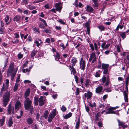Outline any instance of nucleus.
<instances>
[{"label":"nucleus","mask_w":129,"mask_h":129,"mask_svg":"<svg viewBox=\"0 0 129 129\" xmlns=\"http://www.w3.org/2000/svg\"><path fill=\"white\" fill-rule=\"evenodd\" d=\"M24 105V107L26 110H28L29 108L32 109L33 106H32V101L29 98L25 99Z\"/></svg>","instance_id":"3"},{"label":"nucleus","mask_w":129,"mask_h":129,"mask_svg":"<svg viewBox=\"0 0 129 129\" xmlns=\"http://www.w3.org/2000/svg\"><path fill=\"white\" fill-rule=\"evenodd\" d=\"M9 80L8 79H6V83L5 84V85L7 86H9Z\"/></svg>","instance_id":"54"},{"label":"nucleus","mask_w":129,"mask_h":129,"mask_svg":"<svg viewBox=\"0 0 129 129\" xmlns=\"http://www.w3.org/2000/svg\"><path fill=\"white\" fill-rule=\"evenodd\" d=\"M9 17L8 15H6V17L5 18V21L6 22V24H8L10 22H7L9 20Z\"/></svg>","instance_id":"36"},{"label":"nucleus","mask_w":129,"mask_h":129,"mask_svg":"<svg viewBox=\"0 0 129 129\" xmlns=\"http://www.w3.org/2000/svg\"><path fill=\"white\" fill-rule=\"evenodd\" d=\"M62 9L61 7L60 6L56 8V10L57 11H60Z\"/></svg>","instance_id":"56"},{"label":"nucleus","mask_w":129,"mask_h":129,"mask_svg":"<svg viewBox=\"0 0 129 129\" xmlns=\"http://www.w3.org/2000/svg\"><path fill=\"white\" fill-rule=\"evenodd\" d=\"M106 82L105 83V85L106 86H108L110 83V79L109 76H108L107 77V78L106 77L103 76L102 77V81L103 83H105L106 81Z\"/></svg>","instance_id":"8"},{"label":"nucleus","mask_w":129,"mask_h":129,"mask_svg":"<svg viewBox=\"0 0 129 129\" xmlns=\"http://www.w3.org/2000/svg\"><path fill=\"white\" fill-rule=\"evenodd\" d=\"M72 113L70 112L68 114H66L64 116V118L65 119H67L71 116Z\"/></svg>","instance_id":"32"},{"label":"nucleus","mask_w":129,"mask_h":129,"mask_svg":"<svg viewBox=\"0 0 129 129\" xmlns=\"http://www.w3.org/2000/svg\"><path fill=\"white\" fill-rule=\"evenodd\" d=\"M60 46L62 47L63 49V50L64 49L66 48V47L64 46V44L63 43H61L60 44Z\"/></svg>","instance_id":"62"},{"label":"nucleus","mask_w":129,"mask_h":129,"mask_svg":"<svg viewBox=\"0 0 129 129\" xmlns=\"http://www.w3.org/2000/svg\"><path fill=\"white\" fill-rule=\"evenodd\" d=\"M90 80L88 79H87L86 81V83H85V85L86 87H87L89 86V83L90 82Z\"/></svg>","instance_id":"38"},{"label":"nucleus","mask_w":129,"mask_h":129,"mask_svg":"<svg viewBox=\"0 0 129 129\" xmlns=\"http://www.w3.org/2000/svg\"><path fill=\"white\" fill-rule=\"evenodd\" d=\"M13 122L11 117H9V120L8 121V126L9 127L11 126L13 124Z\"/></svg>","instance_id":"24"},{"label":"nucleus","mask_w":129,"mask_h":129,"mask_svg":"<svg viewBox=\"0 0 129 129\" xmlns=\"http://www.w3.org/2000/svg\"><path fill=\"white\" fill-rule=\"evenodd\" d=\"M9 86L5 85L4 84H3V86L1 89L0 91V94L2 95L3 94V91H6Z\"/></svg>","instance_id":"13"},{"label":"nucleus","mask_w":129,"mask_h":129,"mask_svg":"<svg viewBox=\"0 0 129 129\" xmlns=\"http://www.w3.org/2000/svg\"><path fill=\"white\" fill-rule=\"evenodd\" d=\"M74 66H71V65H70L69 67L70 68V69L72 70V71L73 72V75L76 73V69L73 67Z\"/></svg>","instance_id":"30"},{"label":"nucleus","mask_w":129,"mask_h":129,"mask_svg":"<svg viewBox=\"0 0 129 129\" xmlns=\"http://www.w3.org/2000/svg\"><path fill=\"white\" fill-rule=\"evenodd\" d=\"M21 19V17L20 16L17 15L14 17L13 19V20L14 21H16L18 22Z\"/></svg>","instance_id":"15"},{"label":"nucleus","mask_w":129,"mask_h":129,"mask_svg":"<svg viewBox=\"0 0 129 129\" xmlns=\"http://www.w3.org/2000/svg\"><path fill=\"white\" fill-rule=\"evenodd\" d=\"M28 61H26V62L23 64V65L22 66V68H24L26 66L27 64H28Z\"/></svg>","instance_id":"59"},{"label":"nucleus","mask_w":129,"mask_h":129,"mask_svg":"<svg viewBox=\"0 0 129 129\" xmlns=\"http://www.w3.org/2000/svg\"><path fill=\"white\" fill-rule=\"evenodd\" d=\"M20 103L19 102H17L15 104V109H17L19 108L20 106Z\"/></svg>","instance_id":"35"},{"label":"nucleus","mask_w":129,"mask_h":129,"mask_svg":"<svg viewBox=\"0 0 129 129\" xmlns=\"http://www.w3.org/2000/svg\"><path fill=\"white\" fill-rule=\"evenodd\" d=\"M14 107L11 106V103H10L8 106L7 111L9 114H10L12 112V113L14 114Z\"/></svg>","instance_id":"11"},{"label":"nucleus","mask_w":129,"mask_h":129,"mask_svg":"<svg viewBox=\"0 0 129 129\" xmlns=\"http://www.w3.org/2000/svg\"><path fill=\"white\" fill-rule=\"evenodd\" d=\"M90 47H91L92 50L93 51H94V47L93 45L92 44H90Z\"/></svg>","instance_id":"53"},{"label":"nucleus","mask_w":129,"mask_h":129,"mask_svg":"<svg viewBox=\"0 0 129 129\" xmlns=\"http://www.w3.org/2000/svg\"><path fill=\"white\" fill-rule=\"evenodd\" d=\"M85 96L87 98V99H90L92 97V94L91 92L88 91L87 93H85L84 94Z\"/></svg>","instance_id":"14"},{"label":"nucleus","mask_w":129,"mask_h":129,"mask_svg":"<svg viewBox=\"0 0 129 129\" xmlns=\"http://www.w3.org/2000/svg\"><path fill=\"white\" fill-rule=\"evenodd\" d=\"M26 121L28 124L30 125L33 123V120L30 117L26 120Z\"/></svg>","instance_id":"26"},{"label":"nucleus","mask_w":129,"mask_h":129,"mask_svg":"<svg viewBox=\"0 0 129 129\" xmlns=\"http://www.w3.org/2000/svg\"><path fill=\"white\" fill-rule=\"evenodd\" d=\"M56 55L55 56V60H56L58 61V60L60 58V55L58 52H56Z\"/></svg>","instance_id":"28"},{"label":"nucleus","mask_w":129,"mask_h":129,"mask_svg":"<svg viewBox=\"0 0 129 129\" xmlns=\"http://www.w3.org/2000/svg\"><path fill=\"white\" fill-rule=\"evenodd\" d=\"M94 4H93V6L95 7H97L98 5V3L97 0H92Z\"/></svg>","instance_id":"33"},{"label":"nucleus","mask_w":129,"mask_h":129,"mask_svg":"<svg viewBox=\"0 0 129 129\" xmlns=\"http://www.w3.org/2000/svg\"><path fill=\"white\" fill-rule=\"evenodd\" d=\"M19 84V83H16L14 87L13 90L14 92H15L17 90L18 88V86Z\"/></svg>","instance_id":"31"},{"label":"nucleus","mask_w":129,"mask_h":129,"mask_svg":"<svg viewBox=\"0 0 129 129\" xmlns=\"http://www.w3.org/2000/svg\"><path fill=\"white\" fill-rule=\"evenodd\" d=\"M115 107H111L109 108L107 110L108 111L107 112H106V114H117L116 113V111H114L113 110H114L116 109Z\"/></svg>","instance_id":"10"},{"label":"nucleus","mask_w":129,"mask_h":129,"mask_svg":"<svg viewBox=\"0 0 129 129\" xmlns=\"http://www.w3.org/2000/svg\"><path fill=\"white\" fill-rule=\"evenodd\" d=\"M61 110L63 112H65L66 110V108L64 105L62 106V107L61 108Z\"/></svg>","instance_id":"51"},{"label":"nucleus","mask_w":129,"mask_h":129,"mask_svg":"<svg viewBox=\"0 0 129 129\" xmlns=\"http://www.w3.org/2000/svg\"><path fill=\"white\" fill-rule=\"evenodd\" d=\"M35 43L37 47H38L42 43L41 40L40 39H37L36 40L35 42Z\"/></svg>","instance_id":"19"},{"label":"nucleus","mask_w":129,"mask_h":129,"mask_svg":"<svg viewBox=\"0 0 129 129\" xmlns=\"http://www.w3.org/2000/svg\"><path fill=\"white\" fill-rule=\"evenodd\" d=\"M117 121L118 123V126H121L122 127H127V125L125 123L120 121L119 120H117Z\"/></svg>","instance_id":"16"},{"label":"nucleus","mask_w":129,"mask_h":129,"mask_svg":"<svg viewBox=\"0 0 129 129\" xmlns=\"http://www.w3.org/2000/svg\"><path fill=\"white\" fill-rule=\"evenodd\" d=\"M39 19L42 22L44 23L45 26H47L48 25L46 22V21L45 20L41 18H40Z\"/></svg>","instance_id":"41"},{"label":"nucleus","mask_w":129,"mask_h":129,"mask_svg":"<svg viewBox=\"0 0 129 129\" xmlns=\"http://www.w3.org/2000/svg\"><path fill=\"white\" fill-rule=\"evenodd\" d=\"M28 8L30 10H32L35 9V7L34 6H29Z\"/></svg>","instance_id":"55"},{"label":"nucleus","mask_w":129,"mask_h":129,"mask_svg":"<svg viewBox=\"0 0 129 129\" xmlns=\"http://www.w3.org/2000/svg\"><path fill=\"white\" fill-rule=\"evenodd\" d=\"M30 94V89L29 88L27 89L24 93V96L25 99L29 98L28 97L29 95Z\"/></svg>","instance_id":"17"},{"label":"nucleus","mask_w":129,"mask_h":129,"mask_svg":"<svg viewBox=\"0 0 129 129\" xmlns=\"http://www.w3.org/2000/svg\"><path fill=\"white\" fill-rule=\"evenodd\" d=\"M28 2L29 0H22V1L21 3V4L22 5H23L24 4H23V3H24L26 5V4H28Z\"/></svg>","instance_id":"42"},{"label":"nucleus","mask_w":129,"mask_h":129,"mask_svg":"<svg viewBox=\"0 0 129 129\" xmlns=\"http://www.w3.org/2000/svg\"><path fill=\"white\" fill-rule=\"evenodd\" d=\"M129 82V76H128L126 79V84H128V83Z\"/></svg>","instance_id":"60"},{"label":"nucleus","mask_w":129,"mask_h":129,"mask_svg":"<svg viewBox=\"0 0 129 129\" xmlns=\"http://www.w3.org/2000/svg\"><path fill=\"white\" fill-rule=\"evenodd\" d=\"M10 96V91H7L5 92L3 95V102L4 107H5L8 102Z\"/></svg>","instance_id":"2"},{"label":"nucleus","mask_w":129,"mask_h":129,"mask_svg":"<svg viewBox=\"0 0 129 129\" xmlns=\"http://www.w3.org/2000/svg\"><path fill=\"white\" fill-rule=\"evenodd\" d=\"M14 65L13 62L11 63L10 64L7 72L8 77L11 75V79L12 81L13 80L18 70L17 67L14 68Z\"/></svg>","instance_id":"1"},{"label":"nucleus","mask_w":129,"mask_h":129,"mask_svg":"<svg viewBox=\"0 0 129 129\" xmlns=\"http://www.w3.org/2000/svg\"><path fill=\"white\" fill-rule=\"evenodd\" d=\"M97 27L101 31H104L105 29V28L102 25L98 26H97Z\"/></svg>","instance_id":"34"},{"label":"nucleus","mask_w":129,"mask_h":129,"mask_svg":"<svg viewBox=\"0 0 129 129\" xmlns=\"http://www.w3.org/2000/svg\"><path fill=\"white\" fill-rule=\"evenodd\" d=\"M43 32H45L47 33H51V31L47 28H46L45 29L43 30Z\"/></svg>","instance_id":"43"},{"label":"nucleus","mask_w":129,"mask_h":129,"mask_svg":"<svg viewBox=\"0 0 129 129\" xmlns=\"http://www.w3.org/2000/svg\"><path fill=\"white\" fill-rule=\"evenodd\" d=\"M120 36L122 39H124L126 37V32H120Z\"/></svg>","instance_id":"27"},{"label":"nucleus","mask_w":129,"mask_h":129,"mask_svg":"<svg viewBox=\"0 0 129 129\" xmlns=\"http://www.w3.org/2000/svg\"><path fill=\"white\" fill-rule=\"evenodd\" d=\"M33 30L35 31L36 32H37L38 33L39 32V28H37L35 27H33Z\"/></svg>","instance_id":"49"},{"label":"nucleus","mask_w":129,"mask_h":129,"mask_svg":"<svg viewBox=\"0 0 129 129\" xmlns=\"http://www.w3.org/2000/svg\"><path fill=\"white\" fill-rule=\"evenodd\" d=\"M37 52L36 50L34 49L31 52V57L33 59L34 58V57L35 55Z\"/></svg>","instance_id":"25"},{"label":"nucleus","mask_w":129,"mask_h":129,"mask_svg":"<svg viewBox=\"0 0 129 129\" xmlns=\"http://www.w3.org/2000/svg\"><path fill=\"white\" fill-rule=\"evenodd\" d=\"M44 7L46 9H50L49 6V4H46L45 5Z\"/></svg>","instance_id":"58"},{"label":"nucleus","mask_w":129,"mask_h":129,"mask_svg":"<svg viewBox=\"0 0 129 129\" xmlns=\"http://www.w3.org/2000/svg\"><path fill=\"white\" fill-rule=\"evenodd\" d=\"M86 10L87 12H92L93 11L94 9L88 5L86 6Z\"/></svg>","instance_id":"22"},{"label":"nucleus","mask_w":129,"mask_h":129,"mask_svg":"<svg viewBox=\"0 0 129 129\" xmlns=\"http://www.w3.org/2000/svg\"><path fill=\"white\" fill-rule=\"evenodd\" d=\"M74 78L75 79V81L77 83H78V78L76 75H74Z\"/></svg>","instance_id":"47"},{"label":"nucleus","mask_w":129,"mask_h":129,"mask_svg":"<svg viewBox=\"0 0 129 129\" xmlns=\"http://www.w3.org/2000/svg\"><path fill=\"white\" fill-rule=\"evenodd\" d=\"M80 125V121H78L76 122V124L75 125V128L78 129Z\"/></svg>","instance_id":"39"},{"label":"nucleus","mask_w":129,"mask_h":129,"mask_svg":"<svg viewBox=\"0 0 129 129\" xmlns=\"http://www.w3.org/2000/svg\"><path fill=\"white\" fill-rule=\"evenodd\" d=\"M14 35H15V37L16 38H18L19 37V34L17 33H15Z\"/></svg>","instance_id":"63"},{"label":"nucleus","mask_w":129,"mask_h":129,"mask_svg":"<svg viewBox=\"0 0 129 129\" xmlns=\"http://www.w3.org/2000/svg\"><path fill=\"white\" fill-rule=\"evenodd\" d=\"M5 121V117L3 116L2 118L0 119V126H2L4 125V122Z\"/></svg>","instance_id":"23"},{"label":"nucleus","mask_w":129,"mask_h":129,"mask_svg":"<svg viewBox=\"0 0 129 129\" xmlns=\"http://www.w3.org/2000/svg\"><path fill=\"white\" fill-rule=\"evenodd\" d=\"M39 105L40 106H42L43 105L44 103L45 100H44V97L40 96L38 99Z\"/></svg>","instance_id":"12"},{"label":"nucleus","mask_w":129,"mask_h":129,"mask_svg":"<svg viewBox=\"0 0 129 129\" xmlns=\"http://www.w3.org/2000/svg\"><path fill=\"white\" fill-rule=\"evenodd\" d=\"M103 90V87L101 86L98 87L95 90L96 92L98 94H100L102 91Z\"/></svg>","instance_id":"18"},{"label":"nucleus","mask_w":129,"mask_h":129,"mask_svg":"<svg viewBox=\"0 0 129 129\" xmlns=\"http://www.w3.org/2000/svg\"><path fill=\"white\" fill-rule=\"evenodd\" d=\"M48 111L47 110H46L44 112L43 115V117L45 119H47L48 117Z\"/></svg>","instance_id":"29"},{"label":"nucleus","mask_w":129,"mask_h":129,"mask_svg":"<svg viewBox=\"0 0 129 129\" xmlns=\"http://www.w3.org/2000/svg\"><path fill=\"white\" fill-rule=\"evenodd\" d=\"M40 117V115L38 113H37L36 116V119L38 121Z\"/></svg>","instance_id":"57"},{"label":"nucleus","mask_w":129,"mask_h":129,"mask_svg":"<svg viewBox=\"0 0 129 129\" xmlns=\"http://www.w3.org/2000/svg\"><path fill=\"white\" fill-rule=\"evenodd\" d=\"M56 111L54 109L52 111V113H50L48 117V121L49 123H51L53 119L56 115Z\"/></svg>","instance_id":"4"},{"label":"nucleus","mask_w":129,"mask_h":129,"mask_svg":"<svg viewBox=\"0 0 129 129\" xmlns=\"http://www.w3.org/2000/svg\"><path fill=\"white\" fill-rule=\"evenodd\" d=\"M90 23V22L88 21L86 23L85 26H86L87 28L89 27V26Z\"/></svg>","instance_id":"48"},{"label":"nucleus","mask_w":129,"mask_h":129,"mask_svg":"<svg viewBox=\"0 0 129 129\" xmlns=\"http://www.w3.org/2000/svg\"><path fill=\"white\" fill-rule=\"evenodd\" d=\"M80 92L79 89L78 88H77L75 93L76 95H79Z\"/></svg>","instance_id":"45"},{"label":"nucleus","mask_w":129,"mask_h":129,"mask_svg":"<svg viewBox=\"0 0 129 129\" xmlns=\"http://www.w3.org/2000/svg\"><path fill=\"white\" fill-rule=\"evenodd\" d=\"M38 98L37 97L35 96L34 97V105L36 106L38 104Z\"/></svg>","instance_id":"21"},{"label":"nucleus","mask_w":129,"mask_h":129,"mask_svg":"<svg viewBox=\"0 0 129 129\" xmlns=\"http://www.w3.org/2000/svg\"><path fill=\"white\" fill-rule=\"evenodd\" d=\"M23 56V55L20 53H19L18 55V59H21Z\"/></svg>","instance_id":"44"},{"label":"nucleus","mask_w":129,"mask_h":129,"mask_svg":"<svg viewBox=\"0 0 129 129\" xmlns=\"http://www.w3.org/2000/svg\"><path fill=\"white\" fill-rule=\"evenodd\" d=\"M77 61V60L75 57H73L70 62L72 64V65H71V66H75Z\"/></svg>","instance_id":"20"},{"label":"nucleus","mask_w":129,"mask_h":129,"mask_svg":"<svg viewBox=\"0 0 129 129\" xmlns=\"http://www.w3.org/2000/svg\"><path fill=\"white\" fill-rule=\"evenodd\" d=\"M100 116V113L99 112H98L97 114L95 115V119L96 121H99V117Z\"/></svg>","instance_id":"40"},{"label":"nucleus","mask_w":129,"mask_h":129,"mask_svg":"<svg viewBox=\"0 0 129 129\" xmlns=\"http://www.w3.org/2000/svg\"><path fill=\"white\" fill-rule=\"evenodd\" d=\"M98 124L99 127H102V124L101 122H98Z\"/></svg>","instance_id":"64"},{"label":"nucleus","mask_w":129,"mask_h":129,"mask_svg":"<svg viewBox=\"0 0 129 129\" xmlns=\"http://www.w3.org/2000/svg\"><path fill=\"white\" fill-rule=\"evenodd\" d=\"M94 48H95V49L96 50L98 51V48L97 45L96 43H94Z\"/></svg>","instance_id":"52"},{"label":"nucleus","mask_w":129,"mask_h":129,"mask_svg":"<svg viewBox=\"0 0 129 129\" xmlns=\"http://www.w3.org/2000/svg\"><path fill=\"white\" fill-rule=\"evenodd\" d=\"M128 84H126V90H125L124 91L123 95L124 97V99L126 102H128Z\"/></svg>","instance_id":"9"},{"label":"nucleus","mask_w":129,"mask_h":129,"mask_svg":"<svg viewBox=\"0 0 129 129\" xmlns=\"http://www.w3.org/2000/svg\"><path fill=\"white\" fill-rule=\"evenodd\" d=\"M106 92H110L111 91V90L110 89H105Z\"/></svg>","instance_id":"61"},{"label":"nucleus","mask_w":129,"mask_h":129,"mask_svg":"<svg viewBox=\"0 0 129 129\" xmlns=\"http://www.w3.org/2000/svg\"><path fill=\"white\" fill-rule=\"evenodd\" d=\"M39 27L41 28H45L43 24L41 23H40L39 25Z\"/></svg>","instance_id":"50"},{"label":"nucleus","mask_w":129,"mask_h":129,"mask_svg":"<svg viewBox=\"0 0 129 129\" xmlns=\"http://www.w3.org/2000/svg\"><path fill=\"white\" fill-rule=\"evenodd\" d=\"M5 33L3 28L0 27V34H4Z\"/></svg>","instance_id":"46"},{"label":"nucleus","mask_w":129,"mask_h":129,"mask_svg":"<svg viewBox=\"0 0 129 129\" xmlns=\"http://www.w3.org/2000/svg\"><path fill=\"white\" fill-rule=\"evenodd\" d=\"M79 64L80 68L81 70L84 71L85 67L86 62L85 60H83V57H82L80 60Z\"/></svg>","instance_id":"6"},{"label":"nucleus","mask_w":129,"mask_h":129,"mask_svg":"<svg viewBox=\"0 0 129 129\" xmlns=\"http://www.w3.org/2000/svg\"><path fill=\"white\" fill-rule=\"evenodd\" d=\"M109 65L108 64L102 63V69L103 70V73L104 74H108V68Z\"/></svg>","instance_id":"5"},{"label":"nucleus","mask_w":129,"mask_h":129,"mask_svg":"<svg viewBox=\"0 0 129 129\" xmlns=\"http://www.w3.org/2000/svg\"><path fill=\"white\" fill-rule=\"evenodd\" d=\"M88 105L91 107H95L96 106V104L95 102L93 103V104H92L90 102H88Z\"/></svg>","instance_id":"37"},{"label":"nucleus","mask_w":129,"mask_h":129,"mask_svg":"<svg viewBox=\"0 0 129 129\" xmlns=\"http://www.w3.org/2000/svg\"><path fill=\"white\" fill-rule=\"evenodd\" d=\"M96 54L94 52H92L90 55L89 57V61L90 62H91L92 61V63H94L96 61Z\"/></svg>","instance_id":"7"}]
</instances>
